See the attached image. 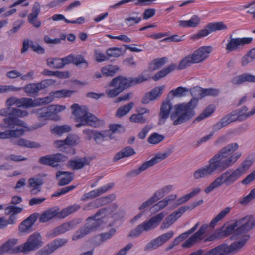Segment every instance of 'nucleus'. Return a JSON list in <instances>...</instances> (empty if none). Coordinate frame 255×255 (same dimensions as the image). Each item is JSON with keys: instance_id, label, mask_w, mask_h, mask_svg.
Instances as JSON below:
<instances>
[{"instance_id": "1", "label": "nucleus", "mask_w": 255, "mask_h": 255, "mask_svg": "<svg viewBox=\"0 0 255 255\" xmlns=\"http://www.w3.org/2000/svg\"><path fill=\"white\" fill-rule=\"evenodd\" d=\"M238 148L239 145L237 143L227 145L209 160L207 165L195 171L193 176L195 179L215 174H220L205 189L206 193H209L223 184L229 186L242 176L237 169L227 170L234 165L241 157V152L235 153Z\"/></svg>"}, {"instance_id": "2", "label": "nucleus", "mask_w": 255, "mask_h": 255, "mask_svg": "<svg viewBox=\"0 0 255 255\" xmlns=\"http://www.w3.org/2000/svg\"><path fill=\"white\" fill-rule=\"evenodd\" d=\"M189 91L193 98L187 103L177 104L173 107L174 111L170 115V119L173 121L174 126L189 121L195 115L194 109L198 103V100L202 98V88L195 86Z\"/></svg>"}, {"instance_id": "3", "label": "nucleus", "mask_w": 255, "mask_h": 255, "mask_svg": "<svg viewBox=\"0 0 255 255\" xmlns=\"http://www.w3.org/2000/svg\"><path fill=\"white\" fill-rule=\"evenodd\" d=\"M255 227V219L251 215H248L232 224L227 226L224 225L205 239L204 242L223 239L231 235L234 232H236L237 235L245 233Z\"/></svg>"}, {"instance_id": "4", "label": "nucleus", "mask_w": 255, "mask_h": 255, "mask_svg": "<svg viewBox=\"0 0 255 255\" xmlns=\"http://www.w3.org/2000/svg\"><path fill=\"white\" fill-rule=\"evenodd\" d=\"M72 114L75 116V120L78 123L75 126L77 128L82 126L89 125L97 128L103 125V120L98 119L93 114L88 112V108L85 106L81 107L78 104L71 105Z\"/></svg>"}, {"instance_id": "5", "label": "nucleus", "mask_w": 255, "mask_h": 255, "mask_svg": "<svg viewBox=\"0 0 255 255\" xmlns=\"http://www.w3.org/2000/svg\"><path fill=\"white\" fill-rule=\"evenodd\" d=\"M26 123L21 120L12 118H4L0 124V127L4 132H0V139H6L18 138L24 134Z\"/></svg>"}, {"instance_id": "6", "label": "nucleus", "mask_w": 255, "mask_h": 255, "mask_svg": "<svg viewBox=\"0 0 255 255\" xmlns=\"http://www.w3.org/2000/svg\"><path fill=\"white\" fill-rule=\"evenodd\" d=\"M107 211L105 208L100 209L93 216L89 217L87 218V225L83 226L77 230L73 236V240H76L82 238L91 233L92 231L96 230L103 224V220L102 218H97L102 214L105 213Z\"/></svg>"}, {"instance_id": "7", "label": "nucleus", "mask_w": 255, "mask_h": 255, "mask_svg": "<svg viewBox=\"0 0 255 255\" xmlns=\"http://www.w3.org/2000/svg\"><path fill=\"white\" fill-rule=\"evenodd\" d=\"M165 216L163 212H161L146 220L141 224L138 225L134 229L130 231L128 235L130 237L139 236L144 231H148L157 227Z\"/></svg>"}, {"instance_id": "8", "label": "nucleus", "mask_w": 255, "mask_h": 255, "mask_svg": "<svg viewBox=\"0 0 255 255\" xmlns=\"http://www.w3.org/2000/svg\"><path fill=\"white\" fill-rule=\"evenodd\" d=\"M172 153L171 150L164 153H158L156 155L149 161L145 162L138 168L132 170L127 174L129 177H135L148 168L157 164L161 161L167 158Z\"/></svg>"}, {"instance_id": "9", "label": "nucleus", "mask_w": 255, "mask_h": 255, "mask_svg": "<svg viewBox=\"0 0 255 255\" xmlns=\"http://www.w3.org/2000/svg\"><path fill=\"white\" fill-rule=\"evenodd\" d=\"M110 87H116L106 90V93L109 98H114L125 89L128 88L124 76L120 75L114 78L109 83Z\"/></svg>"}, {"instance_id": "10", "label": "nucleus", "mask_w": 255, "mask_h": 255, "mask_svg": "<svg viewBox=\"0 0 255 255\" xmlns=\"http://www.w3.org/2000/svg\"><path fill=\"white\" fill-rule=\"evenodd\" d=\"M43 245L42 238L40 234L37 232H34L30 235L23 244H22L23 253L26 254L35 251L41 247Z\"/></svg>"}, {"instance_id": "11", "label": "nucleus", "mask_w": 255, "mask_h": 255, "mask_svg": "<svg viewBox=\"0 0 255 255\" xmlns=\"http://www.w3.org/2000/svg\"><path fill=\"white\" fill-rule=\"evenodd\" d=\"M174 234L173 231H169L164 234H163L157 238L151 240L144 247V251H152L157 249L161 245L166 243L171 239Z\"/></svg>"}, {"instance_id": "12", "label": "nucleus", "mask_w": 255, "mask_h": 255, "mask_svg": "<svg viewBox=\"0 0 255 255\" xmlns=\"http://www.w3.org/2000/svg\"><path fill=\"white\" fill-rule=\"evenodd\" d=\"M68 157L61 153H56L42 156L39 159L40 164L57 167L59 166V162L67 160Z\"/></svg>"}, {"instance_id": "13", "label": "nucleus", "mask_w": 255, "mask_h": 255, "mask_svg": "<svg viewBox=\"0 0 255 255\" xmlns=\"http://www.w3.org/2000/svg\"><path fill=\"white\" fill-rule=\"evenodd\" d=\"M231 37L232 36H230L228 40V43L226 47V49L230 52L242 48L245 45L251 43L253 41V38L252 37L232 38Z\"/></svg>"}, {"instance_id": "14", "label": "nucleus", "mask_w": 255, "mask_h": 255, "mask_svg": "<svg viewBox=\"0 0 255 255\" xmlns=\"http://www.w3.org/2000/svg\"><path fill=\"white\" fill-rule=\"evenodd\" d=\"M172 108V104L168 95L166 100L162 102L160 108V112L158 114L159 120L158 122L159 125H161L165 123L166 120L169 117Z\"/></svg>"}, {"instance_id": "15", "label": "nucleus", "mask_w": 255, "mask_h": 255, "mask_svg": "<svg viewBox=\"0 0 255 255\" xmlns=\"http://www.w3.org/2000/svg\"><path fill=\"white\" fill-rule=\"evenodd\" d=\"M28 115V112L26 110H22L16 108L8 107L1 109L0 110V115L8 116L5 118H12L19 120V117H24Z\"/></svg>"}, {"instance_id": "16", "label": "nucleus", "mask_w": 255, "mask_h": 255, "mask_svg": "<svg viewBox=\"0 0 255 255\" xmlns=\"http://www.w3.org/2000/svg\"><path fill=\"white\" fill-rule=\"evenodd\" d=\"M114 186L113 183H109L107 185H104L101 188L92 190L88 193L84 194L81 198V200L82 201H86L88 200L95 198L111 189Z\"/></svg>"}, {"instance_id": "17", "label": "nucleus", "mask_w": 255, "mask_h": 255, "mask_svg": "<svg viewBox=\"0 0 255 255\" xmlns=\"http://www.w3.org/2000/svg\"><path fill=\"white\" fill-rule=\"evenodd\" d=\"M164 87V85L157 86L153 88L149 92L145 93L142 99L141 102L143 104H147L150 101L159 98L162 94Z\"/></svg>"}, {"instance_id": "18", "label": "nucleus", "mask_w": 255, "mask_h": 255, "mask_svg": "<svg viewBox=\"0 0 255 255\" xmlns=\"http://www.w3.org/2000/svg\"><path fill=\"white\" fill-rule=\"evenodd\" d=\"M74 93V91L67 89L52 91L50 93L51 97H46L41 99V103L42 104L49 103L52 101L53 98H61L69 97Z\"/></svg>"}, {"instance_id": "19", "label": "nucleus", "mask_w": 255, "mask_h": 255, "mask_svg": "<svg viewBox=\"0 0 255 255\" xmlns=\"http://www.w3.org/2000/svg\"><path fill=\"white\" fill-rule=\"evenodd\" d=\"M213 48L211 46H202L195 50L192 54L196 63L203 62L212 52Z\"/></svg>"}, {"instance_id": "20", "label": "nucleus", "mask_w": 255, "mask_h": 255, "mask_svg": "<svg viewBox=\"0 0 255 255\" xmlns=\"http://www.w3.org/2000/svg\"><path fill=\"white\" fill-rule=\"evenodd\" d=\"M39 217V213H34L31 214L19 225V230L20 232H30V229Z\"/></svg>"}, {"instance_id": "21", "label": "nucleus", "mask_w": 255, "mask_h": 255, "mask_svg": "<svg viewBox=\"0 0 255 255\" xmlns=\"http://www.w3.org/2000/svg\"><path fill=\"white\" fill-rule=\"evenodd\" d=\"M17 243V239H10L5 242L1 246L6 253L10 254H16L20 252L23 253L22 245L14 247Z\"/></svg>"}, {"instance_id": "22", "label": "nucleus", "mask_w": 255, "mask_h": 255, "mask_svg": "<svg viewBox=\"0 0 255 255\" xmlns=\"http://www.w3.org/2000/svg\"><path fill=\"white\" fill-rule=\"evenodd\" d=\"M91 159L84 157L76 159L70 160L67 164V166L74 170L82 169L85 165L89 164Z\"/></svg>"}, {"instance_id": "23", "label": "nucleus", "mask_w": 255, "mask_h": 255, "mask_svg": "<svg viewBox=\"0 0 255 255\" xmlns=\"http://www.w3.org/2000/svg\"><path fill=\"white\" fill-rule=\"evenodd\" d=\"M230 254L231 250L229 245L222 244L207 251L204 255H228Z\"/></svg>"}, {"instance_id": "24", "label": "nucleus", "mask_w": 255, "mask_h": 255, "mask_svg": "<svg viewBox=\"0 0 255 255\" xmlns=\"http://www.w3.org/2000/svg\"><path fill=\"white\" fill-rule=\"evenodd\" d=\"M73 228V223L72 222H66L57 227L52 231L48 232L46 237L48 238H52L56 237L61 234H63L66 231Z\"/></svg>"}, {"instance_id": "25", "label": "nucleus", "mask_w": 255, "mask_h": 255, "mask_svg": "<svg viewBox=\"0 0 255 255\" xmlns=\"http://www.w3.org/2000/svg\"><path fill=\"white\" fill-rule=\"evenodd\" d=\"M73 228V223L72 222H66L57 227L52 231L48 232L46 237L48 238H52L56 237L61 234H63L66 231Z\"/></svg>"}, {"instance_id": "26", "label": "nucleus", "mask_w": 255, "mask_h": 255, "mask_svg": "<svg viewBox=\"0 0 255 255\" xmlns=\"http://www.w3.org/2000/svg\"><path fill=\"white\" fill-rule=\"evenodd\" d=\"M231 83L234 85H239L245 82H255V75L249 73H245L234 77L231 79Z\"/></svg>"}, {"instance_id": "27", "label": "nucleus", "mask_w": 255, "mask_h": 255, "mask_svg": "<svg viewBox=\"0 0 255 255\" xmlns=\"http://www.w3.org/2000/svg\"><path fill=\"white\" fill-rule=\"evenodd\" d=\"M56 177L59 179L58 185L60 186H65L70 183L73 179V173L67 171H58Z\"/></svg>"}, {"instance_id": "28", "label": "nucleus", "mask_w": 255, "mask_h": 255, "mask_svg": "<svg viewBox=\"0 0 255 255\" xmlns=\"http://www.w3.org/2000/svg\"><path fill=\"white\" fill-rule=\"evenodd\" d=\"M124 79L127 83L128 88L132 87L136 84H140L147 81L150 79V76L148 74H141L137 77H126L124 76Z\"/></svg>"}, {"instance_id": "29", "label": "nucleus", "mask_w": 255, "mask_h": 255, "mask_svg": "<svg viewBox=\"0 0 255 255\" xmlns=\"http://www.w3.org/2000/svg\"><path fill=\"white\" fill-rule=\"evenodd\" d=\"M248 110L247 106H244L240 109L234 110L239 118L240 122L244 121L255 114V107L250 111H248Z\"/></svg>"}, {"instance_id": "30", "label": "nucleus", "mask_w": 255, "mask_h": 255, "mask_svg": "<svg viewBox=\"0 0 255 255\" xmlns=\"http://www.w3.org/2000/svg\"><path fill=\"white\" fill-rule=\"evenodd\" d=\"M54 107L53 106H44L41 108L34 109L32 111V113L36 114L39 118H48L53 115Z\"/></svg>"}, {"instance_id": "31", "label": "nucleus", "mask_w": 255, "mask_h": 255, "mask_svg": "<svg viewBox=\"0 0 255 255\" xmlns=\"http://www.w3.org/2000/svg\"><path fill=\"white\" fill-rule=\"evenodd\" d=\"M136 153L134 149L130 146H127L122 149L115 155L113 160L117 161L124 158L131 156Z\"/></svg>"}, {"instance_id": "32", "label": "nucleus", "mask_w": 255, "mask_h": 255, "mask_svg": "<svg viewBox=\"0 0 255 255\" xmlns=\"http://www.w3.org/2000/svg\"><path fill=\"white\" fill-rule=\"evenodd\" d=\"M250 238L249 235L246 234L243 236L242 238L237 242H234L229 245L231 253L239 251L244 245Z\"/></svg>"}, {"instance_id": "33", "label": "nucleus", "mask_w": 255, "mask_h": 255, "mask_svg": "<svg viewBox=\"0 0 255 255\" xmlns=\"http://www.w3.org/2000/svg\"><path fill=\"white\" fill-rule=\"evenodd\" d=\"M250 238L249 235L246 234L243 236L242 238L237 242H234L229 245L231 253L239 251L244 245Z\"/></svg>"}, {"instance_id": "34", "label": "nucleus", "mask_w": 255, "mask_h": 255, "mask_svg": "<svg viewBox=\"0 0 255 255\" xmlns=\"http://www.w3.org/2000/svg\"><path fill=\"white\" fill-rule=\"evenodd\" d=\"M59 214V212L58 213L56 210L53 209H48L42 213L40 216L39 215V221L41 223H45L51 220L55 216L58 217Z\"/></svg>"}, {"instance_id": "35", "label": "nucleus", "mask_w": 255, "mask_h": 255, "mask_svg": "<svg viewBox=\"0 0 255 255\" xmlns=\"http://www.w3.org/2000/svg\"><path fill=\"white\" fill-rule=\"evenodd\" d=\"M176 68V65L174 64L169 65L165 68L158 71L155 75L152 77L153 80L157 81L162 78L164 77L171 72L174 71Z\"/></svg>"}, {"instance_id": "36", "label": "nucleus", "mask_w": 255, "mask_h": 255, "mask_svg": "<svg viewBox=\"0 0 255 255\" xmlns=\"http://www.w3.org/2000/svg\"><path fill=\"white\" fill-rule=\"evenodd\" d=\"M107 204L106 201L103 197L98 198L88 204H86L83 208L84 211L90 210L93 209L97 208Z\"/></svg>"}, {"instance_id": "37", "label": "nucleus", "mask_w": 255, "mask_h": 255, "mask_svg": "<svg viewBox=\"0 0 255 255\" xmlns=\"http://www.w3.org/2000/svg\"><path fill=\"white\" fill-rule=\"evenodd\" d=\"M13 143L18 146L26 148H38L40 147L39 143L23 138H20L17 141H13Z\"/></svg>"}, {"instance_id": "38", "label": "nucleus", "mask_w": 255, "mask_h": 255, "mask_svg": "<svg viewBox=\"0 0 255 255\" xmlns=\"http://www.w3.org/2000/svg\"><path fill=\"white\" fill-rule=\"evenodd\" d=\"M39 83H30L23 87L24 91L29 96H35L41 90Z\"/></svg>"}, {"instance_id": "39", "label": "nucleus", "mask_w": 255, "mask_h": 255, "mask_svg": "<svg viewBox=\"0 0 255 255\" xmlns=\"http://www.w3.org/2000/svg\"><path fill=\"white\" fill-rule=\"evenodd\" d=\"M167 61L166 57L158 58L153 60L149 64V70L150 71H155L162 67Z\"/></svg>"}, {"instance_id": "40", "label": "nucleus", "mask_w": 255, "mask_h": 255, "mask_svg": "<svg viewBox=\"0 0 255 255\" xmlns=\"http://www.w3.org/2000/svg\"><path fill=\"white\" fill-rule=\"evenodd\" d=\"M119 66L113 65H108L101 69L102 74L107 77H112L119 70Z\"/></svg>"}, {"instance_id": "41", "label": "nucleus", "mask_w": 255, "mask_h": 255, "mask_svg": "<svg viewBox=\"0 0 255 255\" xmlns=\"http://www.w3.org/2000/svg\"><path fill=\"white\" fill-rule=\"evenodd\" d=\"M80 208V206L78 204H74L68 206L67 208L63 209L58 215V218H64L68 215L76 212Z\"/></svg>"}, {"instance_id": "42", "label": "nucleus", "mask_w": 255, "mask_h": 255, "mask_svg": "<svg viewBox=\"0 0 255 255\" xmlns=\"http://www.w3.org/2000/svg\"><path fill=\"white\" fill-rule=\"evenodd\" d=\"M215 111L214 106L210 105L207 107L203 112L194 120V122H200L211 115Z\"/></svg>"}, {"instance_id": "43", "label": "nucleus", "mask_w": 255, "mask_h": 255, "mask_svg": "<svg viewBox=\"0 0 255 255\" xmlns=\"http://www.w3.org/2000/svg\"><path fill=\"white\" fill-rule=\"evenodd\" d=\"M192 54L188 55L184 58L179 63L177 69L179 70L184 69L190 66L192 64L196 63Z\"/></svg>"}, {"instance_id": "44", "label": "nucleus", "mask_w": 255, "mask_h": 255, "mask_svg": "<svg viewBox=\"0 0 255 255\" xmlns=\"http://www.w3.org/2000/svg\"><path fill=\"white\" fill-rule=\"evenodd\" d=\"M73 64L74 65L81 68H87L88 67V63L84 59L83 56L80 54L75 56L73 54Z\"/></svg>"}, {"instance_id": "45", "label": "nucleus", "mask_w": 255, "mask_h": 255, "mask_svg": "<svg viewBox=\"0 0 255 255\" xmlns=\"http://www.w3.org/2000/svg\"><path fill=\"white\" fill-rule=\"evenodd\" d=\"M134 105V102H131L128 104L119 107L117 110L116 116L119 118H121L125 116L130 111Z\"/></svg>"}, {"instance_id": "46", "label": "nucleus", "mask_w": 255, "mask_h": 255, "mask_svg": "<svg viewBox=\"0 0 255 255\" xmlns=\"http://www.w3.org/2000/svg\"><path fill=\"white\" fill-rule=\"evenodd\" d=\"M254 160L252 159L250 156H248L245 160L241 163V166L237 168L239 172L243 175L246 171L252 165Z\"/></svg>"}, {"instance_id": "47", "label": "nucleus", "mask_w": 255, "mask_h": 255, "mask_svg": "<svg viewBox=\"0 0 255 255\" xmlns=\"http://www.w3.org/2000/svg\"><path fill=\"white\" fill-rule=\"evenodd\" d=\"M67 242L68 240L66 239L57 238L53 240L50 244L47 245L53 253L57 249L64 246Z\"/></svg>"}, {"instance_id": "48", "label": "nucleus", "mask_w": 255, "mask_h": 255, "mask_svg": "<svg viewBox=\"0 0 255 255\" xmlns=\"http://www.w3.org/2000/svg\"><path fill=\"white\" fill-rule=\"evenodd\" d=\"M18 103V107H22L25 108L34 107L37 105L32 99L25 97L19 98Z\"/></svg>"}, {"instance_id": "49", "label": "nucleus", "mask_w": 255, "mask_h": 255, "mask_svg": "<svg viewBox=\"0 0 255 255\" xmlns=\"http://www.w3.org/2000/svg\"><path fill=\"white\" fill-rule=\"evenodd\" d=\"M47 65L53 69H61L63 64L59 58H49L46 60Z\"/></svg>"}, {"instance_id": "50", "label": "nucleus", "mask_w": 255, "mask_h": 255, "mask_svg": "<svg viewBox=\"0 0 255 255\" xmlns=\"http://www.w3.org/2000/svg\"><path fill=\"white\" fill-rule=\"evenodd\" d=\"M231 210L230 207H227L221 211L211 221L209 226L214 228L217 223L221 220Z\"/></svg>"}, {"instance_id": "51", "label": "nucleus", "mask_w": 255, "mask_h": 255, "mask_svg": "<svg viewBox=\"0 0 255 255\" xmlns=\"http://www.w3.org/2000/svg\"><path fill=\"white\" fill-rule=\"evenodd\" d=\"M173 186L171 185H168L157 190L153 195L156 197V200L158 201L163 198L165 195L171 192Z\"/></svg>"}, {"instance_id": "52", "label": "nucleus", "mask_w": 255, "mask_h": 255, "mask_svg": "<svg viewBox=\"0 0 255 255\" xmlns=\"http://www.w3.org/2000/svg\"><path fill=\"white\" fill-rule=\"evenodd\" d=\"M177 198V195L175 194H171L170 195L166 197H165L164 199L162 200H161L159 201L157 203V206H159L158 208L160 210L163 209L166 206H167V205L169 204V202L171 201H175Z\"/></svg>"}, {"instance_id": "53", "label": "nucleus", "mask_w": 255, "mask_h": 255, "mask_svg": "<svg viewBox=\"0 0 255 255\" xmlns=\"http://www.w3.org/2000/svg\"><path fill=\"white\" fill-rule=\"evenodd\" d=\"M199 225V222H197L193 227L191 228L190 229L188 230L187 231L182 233L179 236L177 237L175 239L177 241V242L179 244L184 240L186 239L189 235L193 233L198 228Z\"/></svg>"}, {"instance_id": "54", "label": "nucleus", "mask_w": 255, "mask_h": 255, "mask_svg": "<svg viewBox=\"0 0 255 255\" xmlns=\"http://www.w3.org/2000/svg\"><path fill=\"white\" fill-rule=\"evenodd\" d=\"M165 138L163 135L158 134V133H153L148 138V142L150 144H157L162 141Z\"/></svg>"}, {"instance_id": "55", "label": "nucleus", "mask_w": 255, "mask_h": 255, "mask_svg": "<svg viewBox=\"0 0 255 255\" xmlns=\"http://www.w3.org/2000/svg\"><path fill=\"white\" fill-rule=\"evenodd\" d=\"M71 130V127L68 125L57 126L53 129V132L58 135L61 136L63 133L68 132Z\"/></svg>"}, {"instance_id": "56", "label": "nucleus", "mask_w": 255, "mask_h": 255, "mask_svg": "<svg viewBox=\"0 0 255 255\" xmlns=\"http://www.w3.org/2000/svg\"><path fill=\"white\" fill-rule=\"evenodd\" d=\"M211 32L210 29L207 27V25L203 29L199 30L197 33L192 35L191 39L192 40L199 39L207 36Z\"/></svg>"}, {"instance_id": "57", "label": "nucleus", "mask_w": 255, "mask_h": 255, "mask_svg": "<svg viewBox=\"0 0 255 255\" xmlns=\"http://www.w3.org/2000/svg\"><path fill=\"white\" fill-rule=\"evenodd\" d=\"M207 27L210 29L211 32L227 29V26L223 22L210 23L207 24Z\"/></svg>"}, {"instance_id": "58", "label": "nucleus", "mask_w": 255, "mask_h": 255, "mask_svg": "<svg viewBox=\"0 0 255 255\" xmlns=\"http://www.w3.org/2000/svg\"><path fill=\"white\" fill-rule=\"evenodd\" d=\"M220 93L219 89L214 88H202V98L207 96H217Z\"/></svg>"}, {"instance_id": "59", "label": "nucleus", "mask_w": 255, "mask_h": 255, "mask_svg": "<svg viewBox=\"0 0 255 255\" xmlns=\"http://www.w3.org/2000/svg\"><path fill=\"white\" fill-rule=\"evenodd\" d=\"M184 207L181 206L178 210L174 211L167 217L170 219L173 223L180 218L183 214L186 212Z\"/></svg>"}, {"instance_id": "60", "label": "nucleus", "mask_w": 255, "mask_h": 255, "mask_svg": "<svg viewBox=\"0 0 255 255\" xmlns=\"http://www.w3.org/2000/svg\"><path fill=\"white\" fill-rule=\"evenodd\" d=\"M65 142L67 146H74L79 144V138L76 135H69L65 139Z\"/></svg>"}, {"instance_id": "61", "label": "nucleus", "mask_w": 255, "mask_h": 255, "mask_svg": "<svg viewBox=\"0 0 255 255\" xmlns=\"http://www.w3.org/2000/svg\"><path fill=\"white\" fill-rule=\"evenodd\" d=\"M122 48L112 47L106 51V54L108 57H118L122 54Z\"/></svg>"}, {"instance_id": "62", "label": "nucleus", "mask_w": 255, "mask_h": 255, "mask_svg": "<svg viewBox=\"0 0 255 255\" xmlns=\"http://www.w3.org/2000/svg\"><path fill=\"white\" fill-rule=\"evenodd\" d=\"M130 121L132 122L140 124L145 123L147 121V118L142 115L141 113L132 114L130 117Z\"/></svg>"}, {"instance_id": "63", "label": "nucleus", "mask_w": 255, "mask_h": 255, "mask_svg": "<svg viewBox=\"0 0 255 255\" xmlns=\"http://www.w3.org/2000/svg\"><path fill=\"white\" fill-rule=\"evenodd\" d=\"M223 118L224 120L225 121L226 123H227V125L230 123L234 122H240L239 118L238 115L236 114V112H235V111H233L229 114L225 115V116L223 117Z\"/></svg>"}, {"instance_id": "64", "label": "nucleus", "mask_w": 255, "mask_h": 255, "mask_svg": "<svg viewBox=\"0 0 255 255\" xmlns=\"http://www.w3.org/2000/svg\"><path fill=\"white\" fill-rule=\"evenodd\" d=\"M188 91V89L181 86L178 87L176 89L172 90L170 91L169 94H172L174 97H182L185 96L186 92Z\"/></svg>"}]
</instances>
